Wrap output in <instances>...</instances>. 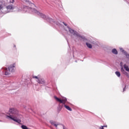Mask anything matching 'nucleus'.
Returning <instances> with one entry per match:
<instances>
[{
  "mask_svg": "<svg viewBox=\"0 0 129 129\" xmlns=\"http://www.w3.org/2000/svg\"><path fill=\"white\" fill-rule=\"evenodd\" d=\"M30 6L31 7H28L25 6L24 8V11H25V12H32V13H34V14H37L38 16L39 17H41L42 19H43V20H46V21H47V22H49V23H55V21H54V20L53 19L49 17L48 16H46V15L43 14V13H40V12L37 11L35 8V4L33 3H31Z\"/></svg>",
  "mask_w": 129,
  "mask_h": 129,
  "instance_id": "1",
  "label": "nucleus"
},
{
  "mask_svg": "<svg viewBox=\"0 0 129 129\" xmlns=\"http://www.w3.org/2000/svg\"><path fill=\"white\" fill-rule=\"evenodd\" d=\"M9 112L12 115H11L10 114L7 115L6 116V118L13 120V121H15V122H17V123H21L22 122L21 118H22L23 116L19 114V111L17 110V109L10 108Z\"/></svg>",
  "mask_w": 129,
  "mask_h": 129,
  "instance_id": "2",
  "label": "nucleus"
},
{
  "mask_svg": "<svg viewBox=\"0 0 129 129\" xmlns=\"http://www.w3.org/2000/svg\"><path fill=\"white\" fill-rule=\"evenodd\" d=\"M16 63H14L11 65H10L8 67V69L7 68H2L1 72L3 73V74H5V75H10L11 73H13V72H15V70H16Z\"/></svg>",
  "mask_w": 129,
  "mask_h": 129,
  "instance_id": "3",
  "label": "nucleus"
},
{
  "mask_svg": "<svg viewBox=\"0 0 129 129\" xmlns=\"http://www.w3.org/2000/svg\"><path fill=\"white\" fill-rule=\"evenodd\" d=\"M54 99H56L57 101L60 102V103H62V105H59L58 108L60 110L63 108V107H65V105L64 104H66V102H67V98L66 97H63L62 99L57 97V96H54Z\"/></svg>",
  "mask_w": 129,
  "mask_h": 129,
  "instance_id": "4",
  "label": "nucleus"
},
{
  "mask_svg": "<svg viewBox=\"0 0 129 129\" xmlns=\"http://www.w3.org/2000/svg\"><path fill=\"white\" fill-rule=\"evenodd\" d=\"M70 33L71 34H73L74 36H76L78 38H81V39H82L83 40L85 39L84 36H81L78 32H77L76 31L73 30V29L70 28L69 27H67Z\"/></svg>",
  "mask_w": 129,
  "mask_h": 129,
  "instance_id": "5",
  "label": "nucleus"
},
{
  "mask_svg": "<svg viewBox=\"0 0 129 129\" xmlns=\"http://www.w3.org/2000/svg\"><path fill=\"white\" fill-rule=\"evenodd\" d=\"M55 24L57 26H58V27H59V28H63L62 24H63V25H64V26H67V24H66V23H65L64 22H62L61 21L56 22L55 23Z\"/></svg>",
  "mask_w": 129,
  "mask_h": 129,
  "instance_id": "6",
  "label": "nucleus"
},
{
  "mask_svg": "<svg viewBox=\"0 0 129 129\" xmlns=\"http://www.w3.org/2000/svg\"><path fill=\"white\" fill-rule=\"evenodd\" d=\"M6 8H7L8 13H12V12L14 11V7H13V5H8L6 6Z\"/></svg>",
  "mask_w": 129,
  "mask_h": 129,
  "instance_id": "7",
  "label": "nucleus"
},
{
  "mask_svg": "<svg viewBox=\"0 0 129 129\" xmlns=\"http://www.w3.org/2000/svg\"><path fill=\"white\" fill-rule=\"evenodd\" d=\"M37 82L39 83V84H42V85H45V81L43 79L37 80Z\"/></svg>",
  "mask_w": 129,
  "mask_h": 129,
  "instance_id": "8",
  "label": "nucleus"
},
{
  "mask_svg": "<svg viewBox=\"0 0 129 129\" xmlns=\"http://www.w3.org/2000/svg\"><path fill=\"white\" fill-rule=\"evenodd\" d=\"M2 12L3 13V14H8V13H9L7 6L3 7V9L2 10Z\"/></svg>",
  "mask_w": 129,
  "mask_h": 129,
  "instance_id": "9",
  "label": "nucleus"
},
{
  "mask_svg": "<svg viewBox=\"0 0 129 129\" xmlns=\"http://www.w3.org/2000/svg\"><path fill=\"white\" fill-rule=\"evenodd\" d=\"M50 123H51V124H52V125H54V126H55V127L57 128V126H58V125H59V124H56V122L53 121V120H51L50 121Z\"/></svg>",
  "mask_w": 129,
  "mask_h": 129,
  "instance_id": "10",
  "label": "nucleus"
},
{
  "mask_svg": "<svg viewBox=\"0 0 129 129\" xmlns=\"http://www.w3.org/2000/svg\"><path fill=\"white\" fill-rule=\"evenodd\" d=\"M64 105V107L65 108H66V109H67L68 110H69V111H72V109L69 107V106L66 105V104H63Z\"/></svg>",
  "mask_w": 129,
  "mask_h": 129,
  "instance_id": "11",
  "label": "nucleus"
},
{
  "mask_svg": "<svg viewBox=\"0 0 129 129\" xmlns=\"http://www.w3.org/2000/svg\"><path fill=\"white\" fill-rule=\"evenodd\" d=\"M112 53H113V54H114L115 55H117L118 52H117V50H116V49L113 48L112 50Z\"/></svg>",
  "mask_w": 129,
  "mask_h": 129,
  "instance_id": "12",
  "label": "nucleus"
},
{
  "mask_svg": "<svg viewBox=\"0 0 129 129\" xmlns=\"http://www.w3.org/2000/svg\"><path fill=\"white\" fill-rule=\"evenodd\" d=\"M123 67L126 71H127V72H129V68L127 65H126V64H124L123 65Z\"/></svg>",
  "mask_w": 129,
  "mask_h": 129,
  "instance_id": "13",
  "label": "nucleus"
},
{
  "mask_svg": "<svg viewBox=\"0 0 129 129\" xmlns=\"http://www.w3.org/2000/svg\"><path fill=\"white\" fill-rule=\"evenodd\" d=\"M86 45L88 47V48H89V49H91L92 48V45H91V44L88 42H86Z\"/></svg>",
  "mask_w": 129,
  "mask_h": 129,
  "instance_id": "14",
  "label": "nucleus"
},
{
  "mask_svg": "<svg viewBox=\"0 0 129 129\" xmlns=\"http://www.w3.org/2000/svg\"><path fill=\"white\" fill-rule=\"evenodd\" d=\"M124 55H125L126 58L129 60V54L127 53L126 51H124Z\"/></svg>",
  "mask_w": 129,
  "mask_h": 129,
  "instance_id": "15",
  "label": "nucleus"
},
{
  "mask_svg": "<svg viewBox=\"0 0 129 129\" xmlns=\"http://www.w3.org/2000/svg\"><path fill=\"white\" fill-rule=\"evenodd\" d=\"M115 74H116V76H117V77H120V72L117 71L115 72Z\"/></svg>",
  "mask_w": 129,
  "mask_h": 129,
  "instance_id": "16",
  "label": "nucleus"
},
{
  "mask_svg": "<svg viewBox=\"0 0 129 129\" xmlns=\"http://www.w3.org/2000/svg\"><path fill=\"white\" fill-rule=\"evenodd\" d=\"M21 128H22V129H29V128L25 125H21Z\"/></svg>",
  "mask_w": 129,
  "mask_h": 129,
  "instance_id": "17",
  "label": "nucleus"
},
{
  "mask_svg": "<svg viewBox=\"0 0 129 129\" xmlns=\"http://www.w3.org/2000/svg\"><path fill=\"white\" fill-rule=\"evenodd\" d=\"M121 71L123 73V74L125 73V71H124V69H123V67H122L121 68Z\"/></svg>",
  "mask_w": 129,
  "mask_h": 129,
  "instance_id": "18",
  "label": "nucleus"
},
{
  "mask_svg": "<svg viewBox=\"0 0 129 129\" xmlns=\"http://www.w3.org/2000/svg\"><path fill=\"white\" fill-rule=\"evenodd\" d=\"M120 50L121 52H122V53H123V54H124V52H125V51L123 50V48H120Z\"/></svg>",
  "mask_w": 129,
  "mask_h": 129,
  "instance_id": "19",
  "label": "nucleus"
},
{
  "mask_svg": "<svg viewBox=\"0 0 129 129\" xmlns=\"http://www.w3.org/2000/svg\"><path fill=\"white\" fill-rule=\"evenodd\" d=\"M60 127H62L63 129H68L66 127H65V126H64V125H61Z\"/></svg>",
  "mask_w": 129,
  "mask_h": 129,
  "instance_id": "20",
  "label": "nucleus"
},
{
  "mask_svg": "<svg viewBox=\"0 0 129 129\" xmlns=\"http://www.w3.org/2000/svg\"><path fill=\"white\" fill-rule=\"evenodd\" d=\"M10 4H14L15 3V0H10Z\"/></svg>",
  "mask_w": 129,
  "mask_h": 129,
  "instance_id": "21",
  "label": "nucleus"
},
{
  "mask_svg": "<svg viewBox=\"0 0 129 129\" xmlns=\"http://www.w3.org/2000/svg\"><path fill=\"white\" fill-rule=\"evenodd\" d=\"M33 78H35L36 79H37V80H39V78L37 76H33Z\"/></svg>",
  "mask_w": 129,
  "mask_h": 129,
  "instance_id": "22",
  "label": "nucleus"
},
{
  "mask_svg": "<svg viewBox=\"0 0 129 129\" xmlns=\"http://www.w3.org/2000/svg\"><path fill=\"white\" fill-rule=\"evenodd\" d=\"M123 64V63L122 62H121L120 63V67H122Z\"/></svg>",
  "mask_w": 129,
  "mask_h": 129,
  "instance_id": "23",
  "label": "nucleus"
},
{
  "mask_svg": "<svg viewBox=\"0 0 129 129\" xmlns=\"http://www.w3.org/2000/svg\"><path fill=\"white\" fill-rule=\"evenodd\" d=\"M124 74H125L126 76H128V74L126 72H125Z\"/></svg>",
  "mask_w": 129,
  "mask_h": 129,
  "instance_id": "24",
  "label": "nucleus"
},
{
  "mask_svg": "<svg viewBox=\"0 0 129 129\" xmlns=\"http://www.w3.org/2000/svg\"><path fill=\"white\" fill-rule=\"evenodd\" d=\"M126 89V86H125V87L123 89V91H125Z\"/></svg>",
  "mask_w": 129,
  "mask_h": 129,
  "instance_id": "25",
  "label": "nucleus"
},
{
  "mask_svg": "<svg viewBox=\"0 0 129 129\" xmlns=\"http://www.w3.org/2000/svg\"><path fill=\"white\" fill-rule=\"evenodd\" d=\"M99 129H104V128H103V126H101Z\"/></svg>",
  "mask_w": 129,
  "mask_h": 129,
  "instance_id": "26",
  "label": "nucleus"
},
{
  "mask_svg": "<svg viewBox=\"0 0 129 129\" xmlns=\"http://www.w3.org/2000/svg\"><path fill=\"white\" fill-rule=\"evenodd\" d=\"M103 126V128L104 127H107V126H106V125H104V126Z\"/></svg>",
  "mask_w": 129,
  "mask_h": 129,
  "instance_id": "27",
  "label": "nucleus"
},
{
  "mask_svg": "<svg viewBox=\"0 0 129 129\" xmlns=\"http://www.w3.org/2000/svg\"><path fill=\"white\" fill-rule=\"evenodd\" d=\"M2 9V5L0 4V10Z\"/></svg>",
  "mask_w": 129,
  "mask_h": 129,
  "instance_id": "28",
  "label": "nucleus"
},
{
  "mask_svg": "<svg viewBox=\"0 0 129 129\" xmlns=\"http://www.w3.org/2000/svg\"><path fill=\"white\" fill-rule=\"evenodd\" d=\"M14 48H16V45H14Z\"/></svg>",
  "mask_w": 129,
  "mask_h": 129,
  "instance_id": "29",
  "label": "nucleus"
},
{
  "mask_svg": "<svg viewBox=\"0 0 129 129\" xmlns=\"http://www.w3.org/2000/svg\"><path fill=\"white\" fill-rule=\"evenodd\" d=\"M75 62H77V60H75Z\"/></svg>",
  "mask_w": 129,
  "mask_h": 129,
  "instance_id": "30",
  "label": "nucleus"
},
{
  "mask_svg": "<svg viewBox=\"0 0 129 129\" xmlns=\"http://www.w3.org/2000/svg\"><path fill=\"white\" fill-rule=\"evenodd\" d=\"M24 1H25V2L27 1V0H24Z\"/></svg>",
  "mask_w": 129,
  "mask_h": 129,
  "instance_id": "31",
  "label": "nucleus"
},
{
  "mask_svg": "<svg viewBox=\"0 0 129 129\" xmlns=\"http://www.w3.org/2000/svg\"><path fill=\"white\" fill-rule=\"evenodd\" d=\"M0 121H2V120H0Z\"/></svg>",
  "mask_w": 129,
  "mask_h": 129,
  "instance_id": "32",
  "label": "nucleus"
}]
</instances>
